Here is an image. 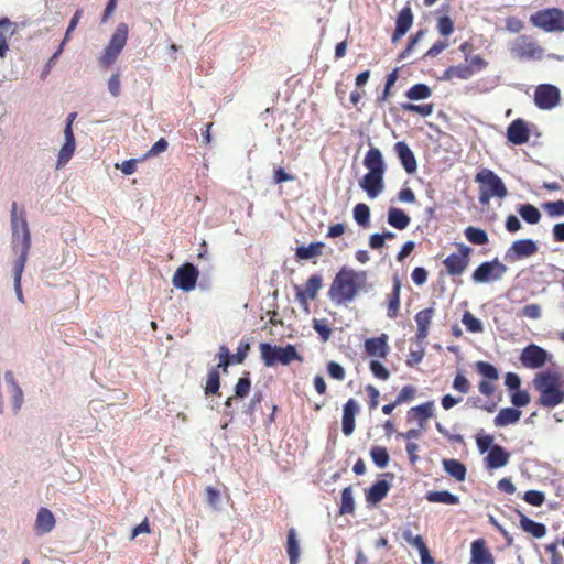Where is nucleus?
Listing matches in <instances>:
<instances>
[{
    "instance_id": "f257e3e1",
    "label": "nucleus",
    "mask_w": 564,
    "mask_h": 564,
    "mask_svg": "<svg viewBox=\"0 0 564 564\" xmlns=\"http://www.w3.org/2000/svg\"><path fill=\"white\" fill-rule=\"evenodd\" d=\"M10 218L12 227V248L18 256L12 265L14 291L18 300L23 303L24 297L22 293L21 279L31 248V235L25 217V212L22 210L21 215L19 216L18 204L15 202L12 203Z\"/></svg>"
},
{
    "instance_id": "f03ea898",
    "label": "nucleus",
    "mask_w": 564,
    "mask_h": 564,
    "mask_svg": "<svg viewBox=\"0 0 564 564\" xmlns=\"http://www.w3.org/2000/svg\"><path fill=\"white\" fill-rule=\"evenodd\" d=\"M370 288L367 271L343 267L332 281L328 297L336 305H346L352 302L359 293L368 292Z\"/></svg>"
},
{
    "instance_id": "7ed1b4c3",
    "label": "nucleus",
    "mask_w": 564,
    "mask_h": 564,
    "mask_svg": "<svg viewBox=\"0 0 564 564\" xmlns=\"http://www.w3.org/2000/svg\"><path fill=\"white\" fill-rule=\"evenodd\" d=\"M540 397L538 403L553 409L564 403V379L561 373L552 370L538 372L532 381Z\"/></svg>"
},
{
    "instance_id": "20e7f679",
    "label": "nucleus",
    "mask_w": 564,
    "mask_h": 564,
    "mask_svg": "<svg viewBox=\"0 0 564 564\" xmlns=\"http://www.w3.org/2000/svg\"><path fill=\"white\" fill-rule=\"evenodd\" d=\"M364 166L368 172L360 181V187L370 198H376L384 188L383 177L386 163L383 155L378 148L370 147L364 158Z\"/></svg>"
},
{
    "instance_id": "39448f33",
    "label": "nucleus",
    "mask_w": 564,
    "mask_h": 564,
    "mask_svg": "<svg viewBox=\"0 0 564 564\" xmlns=\"http://www.w3.org/2000/svg\"><path fill=\"white\" fill-rule=\"evenodd\" d=\"M475 182L479 185V203L488 205L494 197L505 198L508 195V189L503 181L491 170L481 169L475 175Z\"/></svg>"
},
{
    "instance_id": "423d86ee",
    "label": "nucleus",
    "mask_w": 564,
    "mask_h": 564,
    "mask_svg": "<svg viewBox=\"0 0 564 564\" xmlns=\"http://www.w3.org/2000/svg\"><path fill=\"white\" fill-rule=\"evenodd\" d=\"M259 351L265 367H274L278 364L286 366L295 360L302 361V357L292 344L280 347L271 345L270 343H260Z\"/></svg>"
},
{
    "instance_id": "0eeeda50",
    "label": "nucleus",
    "mask_w": 564,
    "mask_h": 564,
    "mask_svg": "<svg viewBox=\"0 0 564 564\" xmlns=\"http://www.w3.org/2000/svg\"><path fill=\"white\" fill-rule=\"evenodd\" d=\"M512 57L520 61H539L543 58L544 48L531 36L520 35L509 46Z\"/></svg>"
},
{
    "instance_id": "6e6552de",
    "label": "nucleus",
    "mask_w": 564,
    "mask_h": 564,
    "mask_svg": "<svg viewBox=\"0 0 564 564\" xmlns=\"http://www.w3.org/2000/svg\"><path fill=\"white\" fill-rule=\"evenodd\" d=\"M530 22L545 32H563L564 11L558 8L542 9L531 14Z\"/></svg>"
},
{
    "instance_id": "1a4fd4ad",
    "label": "nucleus",
    "mask_w": 564,
    "mask_h": 564,
    "mask_svg": "<svg viewBox=\"0 0 564 564\" xmlns=\"http://www.w3.org/2000/svg\"><path fill=\"white\" fill-rule=\"evenodd\" d=\"M508 268L495 258L491 261L480 263L471 274V280L479 283H490L502 279Z\"/></svg>"
},
{
    "instance_id": "9d476101",
    "label": "nucleus",
    "mask_w": 564,
    "mask_h": 564,
    "mask_svg": "<svg viewBox=\"0 0 564 564\" xmlns=\"http://www.w3.org/2000/svg\"><path fill=\"white\" fill-rule=\"evenodd\" d=\"M457 248L458 253H451L443 261L447 274L453 278L462 275L470 262L471 248L464 243H457Z\"/></svg>"
},
{
    "instance_id": "9b49d317",
    "label": "nucleus",
    "mask_w": 564,
    "mask_h": 564,
    "mask_svg": "<svg viewBox=\"0 0 564 564\" xmlns=\"http://www.w3.org/2000/svg\"><path fill=\"white\" fill-rule=\"evenodd\" d=\"M322 286L323 278L319 274L311 275L305 282L304 288L295 285V300L306 313L310 312L308 301L317 297Z\"/></svg>"
},
{
    "instance_id": "f8f14e48",
    "label": "nucleus",
    "mask_w": 564,
    "mask_h": 564,
    "mask_svg": "<svg viewBox=\"0 0 564 564\" xmlns=\"http://www.w3.org/2000/svg\"><path fill=\"white\" fill-rule=\"evenodd\" d=\"M198 276V269L194 264L187 262L176 269L172 278V282L175 288L189 292L195 289Z\"/></svg>"
},
{
    "instance_id": "ddd939ff",
    "label": "nucleus",
    "mask_w": 564,
    "mask_h": 564,
    "mask_svg": "<svg viewBox=\"0 0 564 564\" xmlns=\"http://www.w3.org/2000/svg\"><path fill=\"white\" fill-rule=\"evenodd\" d=\"M477 372L484 377L478 384L479 392L486 397H491L496 391L495 382L499 379L498 369L487 361H477L475 364Z\"/></svg>"
},
{
    "instance_id": "4468645a",
    "label": "nucleus",
    "mask_w": 564,
    "mask_h": 564,
    "mask_svg": "<svg viewBox=\"0 0 564 564\" xmlns=\"http://www.w3.org/2000/svg\"><path fill=\"white\" fill-rule=\"evenodd\" d=\"M560 89L551 84H542L535 88L534 102L538 108L549 110L560 102Z\"/></svg>"
},
{
    "instance_id": "2eb2a0df",
    "label": "nucleus",
    "mask_w": 564,
    "mask_h": 564,
    "mask_svg": "<svg viewBox=\"0 0 564 564\" xmlns=\"http://www.w3.org/2000/svg\"><path fill=\"white\" fill-rule=\"evenodd\" d=\"M538 250V245L532 239L516 240L507 250L505 259L509 262H516L518 260L534 256Z\"/></svg>"
},
{
    "instance_id": "dca6fc26",
    "label": "nucleus",
    "mask_w": 564,
    "mask_h": 564,
    "mask_svg": "<svg viewBox=\"0 0 564 564\" xmlns=\"http://www.w3.org/2000/svg\"><path fill=\"white\" fill-rule=\"evenodd\" d=\"M546 360L547 351L535 344L527 346L520 355L522 366L529 369L541 368L545 365Z\"/></svg>"
},
{
    "instance_id": "f3484780",
    "label": "nucleus",
    "mask_w": 564,
    "mask_h": 564,
    "mask_svg": "<svg viewBox=\"0 0 564 564\" xmlns=\"http://www.w3.org/2000/svg\"><path fill=\"white\" fill-rule=\"evenodd\" d=\"M413 24V13L410 6H405L399 12L395 20V29L392 33L391 41L392 43H397L401 37H403L408 31L411 29Z\"/></svg>"
},
{
    "instance_id": "a211bd4d",
    "label": "nucleus",
    "mask_w": 564,
    "mask_h": 564,
    "mask_svg": "<svg viewBox=\"0 0 564 564\" xmlns=\"http://www.w3.org/2000/svg\"><path fill=\"white\" fill-rule=\"evenodd\" d=\"M507 139L516 145L527 143L530 139V130L527 122L522 119L513 120L507 128Z\"/></svg>"
},
{
    "instance_id": "6ab92c4d",
    "label": "nucleus",
    "mask_w": 564,
    "mask_h": 564,
    "mask_svg": "<svg viewBox=\"0 0 564 564\" xmlns=\"http://www.w3.org/2000/svg\"><path fill=\"white\" fill-rule=\"evenodd\" d=\"M470 564H495V558L484 539L473 541L470 545Z\"/></svg>"
},
{
    "instance_id": "aec40b11",
    "label": "nucleus",
    "mask_w": 564,
    "mask_h": 564,
    "mask_svg": "<svg viewBox=\"0 0 564 564\" xmlns=\"http://www.w3.org/2000/svg\"><path fill=\"white\" fill-rule=\"evenodd\" d=\"M389 337L381 334L378 337H371L365 341V351L370 357L386 358L390 351L388 345Z\"/></svg>"
},
{
    "instance_id": "412c9836",
    "label": "nucleus",
    "mask_w": 564,
    "mask_h": 564,
    "mask_svg": "<svg viewBox=\"0 0 564 564\" xmlns=\"http://www.w3.org/2000/svg\"><path fill=\"white\" fill-rule=\"evenodd\" d=\"M394 152L397 153L398 158L400 159V162L405 170L406 173L413 174L417 169L416 159L404 141H399L394 144Z\"/></svg>"
},
{
    "instance_id": "4be33fe9",
    "label": "nucleus",
    "mask_w": 564,
    "mask_h": 564,
    "mask_svg": "<svg viewBox=\"0 0 564 564\" xmlns=\"http://www.w3.org/2000/svg\"><path fill=\"white\" fill-rule=\"evenodd\" d=\"M401 280L398 275L393 276L392 291L387 295V316L394 319L399 315L401 303Z\"/></svg>"
},
{
    "instance_id": "5701e85b",
    "label": "nucleus",
    "mask_w": 564,
    "mask_h": 564,
    "mask_svg": "<svg viewBox=\"0 0 564 564\" xmlns=\"http://www.w3.org/2000/svg\"><path fill=\"white\" fill-rule=\"evenodd\" d=\"M434 415V402L427 401L408 411V421H416L424 429L427 420Z\"/></svg>"
},
{
    "instance_id": "b1692460",
    "label": "nucleus",
    "mask_w": 564,
    "mask_h": 564,
    "mask_svg": "<svg viewBox=\"0 0 564 564\" xmlns=\"http://www.w3.org/2000/svg\"><path fill=\"white\" fill-rule=\"evenodd\" d=\"M55 524L56 519L53 512L45 507L40 508L36 514L34 525L36 534L42 535L50 533L55 528Z\"/></svg>"
},
{
    "instance_id": "393cba45",
    "label": "nucleus",
    "mask_w": 564,
    "mask_h": 564,
    "mask_svg": "<svg viewBox=\"0 0 564 564\" xmlns=\"http://www.w3.org/2000/svg\"><path fill=\"white\" fill-rule=\"evenodd\" d=\"M359 410L355 399H349L343 408L341 430L346 436L352 434L355 430V416Z\"/></svg>"
},
{
    "instance_id": "a878e982",
    "label": "nucleus",
    "mask_w": 564,
    "mask_h": 564,
    "mask_svg": "<svg viewBox=\"0 0 564 564\" xmlns=\"http://www.w3.org/2000/svg\"><path fill=\"white\" fill-rule=\"evenodd\" d=\"M434 313H435L434 307H427V308L419 311L415 314L414 319H415V323L417 326L416 339L419 341H423L426 339Z\"/></svg>"
},
{
    "instance_id": "bb28decb",
    "label": "nucleus",
    "mask_w": 564,
    "mask_h": 564,
    "mask_svg": "<svg viewBox=\"0 0 564 564\" xmlns=\"http://www.w3.org/2000/svg\"><path fill=\"white\" fill-rule=\"evenodd\" d=\"M509 458L510 454L502 446L494 445L485 458V464L488 469H498L506 466Z\"/></svg>"
},
{
    "instance_id": "cd10ccee",
    "label": "nucleus",
    "mask_w": 564,
    "mask_h": 564,
    "mask_svg": "<svg viewBox=\"0 0 564 564\" xmlns=\"http://www.w3.org/2000/svg\"><path fill=\"white\" fill-rule=\"evenodd\" d=\"M4 380L8 384L9 392L11 394V403L14 412H18L21 409L23 403V392L22 389L17 383L14 376L11 371H7L4 375Z\"/></svg>"
},
{
    "instance_id": "c85d7f7f",
    "label": "nucleus",
    "mask_w": 564,
    "mask_h": 564,
    "mask_svg": "<svg viewBox=\"0 0 564 564\" xmlns=\"http://www.w3.org/2000/svg\"><path fill=\"white\" fill-rule=\"evenodd\" d=\"M389 489L390 485L387 480H378L367 490L366 500L377 505L388 495Z\"/></svg>"
},
{
    "instance_id": "c756f323",
    "label": "nucleus",
    "mask_w": 564,
    "mask_h": 564,
    "mask_svg": "<svg viewBox=\"0 0 564 564\" xmlns=\"http://www.w3.org/2000/svg\"><path fill=\"white\" fill-rule=\"evenodd\" d=\"M325 243L322 241L311 242L308 246H300L295 249L297 260H310L323 254Z\"/></svg>"
},
{
    "instance_id": "7c9ffc66",
    "label": "nucleus",
    "mask_w": 564,
    "mask_h": 564,
    "mask_svg": "<svg viewBox=\"0 0 564 564\" xmlns=\"http://www.w3.org/2000/svg\"><path fill=\"white\" fill-rule=\"evenodd\" d=\"M521 414V411L516 408H503L494 419V423L498 427L516 424L520 420Z\"/></svg>"
},
{
    "instance_id": "2f4dec72",
    "label": "nucleus",
    "mask_w": 564,
    "mask_h": 564,
    "mask_svg": "<svg viewBox=\"0 0 564 564\" xmlns=\"http://www.w3.org/2000/svg\"><path fill=\"white\" fill-rule=\"evenodd\" d=\"M520 516V527L523 531L531 533L534 538L540 539L545 535L546 528L543 523H539L528 518L521 511H518Z\"/></svg>"
},
{
    "instance_id": "473e14b6",
    "label": "nucleus",
    "mask_w": 564,
    "mask_h": 564,
    "mask_svg": "<svg viewBox=\"0 0 564 564\" xmlns=\"http://www.w3.org/2000/svg\"><path fill=\"white\" fill-rule=\"evenodd\" d=\"M411 218L404 210L391 207L388 212V224L398 230H403L410 225Z\"/></svg>"
},
{
    "instance_id": "72a5a7b5",
    "label": "nucleus",
    "mask_w": 564,
    "mask_h": 564,
    "mask_svg": "<svg viewBox=\"0 0 564 564\" xmlns=\"http://www.w3.org/2000/svg\"><path fill=\"white\" fill-rule=\"evenodd\" d=\"M129 34V26L127 23L121 22L117 25L115 32L112 33L110 41L107 45L122 52L127 44Z\"/></svg>"
},
{
    "instance_id": "f704fd0d",
    "label": "nucleus",
    "mask_w": 564,
    "mask_h": 564,
    "mask_svg": "<svg viewBox=\"0 0 564 564\" xmlns=\"http://www.w3.org/2000/svg\"><path fill=\"white\" fill-rule=\"evenodd\" d=\"M14 33L13 23L8 18L0 19V57H4L9 46L8 39Z\"/></svg>"
},
{
    "instance_id": "c9c22d12",
    "label": "nucleus",
    "mask_w": 564,
    "mask_h": 564,
    "mask_svg": "<svg viewBox=\"0 0 564 564\" xmlns=\"http://www.w3.org/2000/svg\"><path fill=\"white\" fill-rule=\"evenodd\" d=\"M443 467L445 471L452 477H454L457 481L465 480L467 470L462 462L454 458L444 459Z\"/></svg>"
},
{
    "instance_id": "e433bc0d",
    "label": "nucleus",
    "mask_w": 564,
    "mask_h": 564,
    "mask_svg": "<svg viewBox=\"0 0 564 564\" xmlns=\"http://www.w3.org/2000/svg\"><path fill=\"white\" fill-rule=\"evenodd\" d=\"M286 552L290 558V564H297L300 557V545L294 528H291L288 531Z\"/></svg>"
},
{
    "instance_id": "4c0bfd02",
    "label": "nucleus",
    "mask_w": 564,
    "mask_h": 564,
    "mask_svg": "<svg viewBox=\"0 0 564 564\" xmlns=\"http://www.w3.org/2000/svg\"><path fill=\"white\" fill-rule=\"evenodd\" d=\"M471 76H474V73L467 64L449 66L444 72L445 79H469Z\"/></svg>"
},
{
    "instance_id": "58836bf2",
    "label": "nucleus",
    "mask_w": 564,
    "mask_h": 564,
    "mask_svg": "<svg viewBox=\"0 0 564 564\" xmlns=\"http://www.w3.org/2000/svg\"><path fill=\"white\" fill-rule=\"evenodd\" d=\"M464 234H465L466 239L469 242H471L473 245L484 246L489 242V237L485 229L474 227V226H468L464 230Z\"/></svg>"
},
{
    "instance_id": "ea45409f",
    "label": "nucleus",
    "mask_w": 564,
    "mask_h": 564,
    "mask_svg": "<svg viewBox=\"0 0 564 564\" xmlns=\"http://www.w3.org/2000/svg\"><path fill=\"white\" fill-rule=\"evenodd\" d=\"M429 502L433 503H445V505H458L459 498L449 491H429L425 496Z\"/></svg>"
},
{
    "instance_id": "a19ab883",
    "label": "nucleus",
    "mask_w": 564,
    "mask_h": 564,
    "mask_svg": "<svg viewBox=\"0 0 564 564\" xmlns=\"http://www.w3.org/2000/svg\"><path fill=\"white\" fill-rule=\"evenodd\" d=\"M518 213L524 221L531 225L538 224L541 219L540 210L531 204L521 205L518 209Z\"/></svg>"
},
{
    "instance_id": "79ce46f5",
    "label": "nucleus",
    "mask_w": 564,
    "mask_h": 564,
    "mask_svg": "<svg viewBox=\"0 0 564 564\" xmlns=\"http://www.w3.org/2000/svg\"><path fill=\"white\" fill-rule=\"evenodd\" d=\"M432 95L431 88L426 84H415L406 93L405 96L410 100H423Z\"/></svg>"
},
{
    "instance_id": "37998d69",
    "label": "nucleus",
    "mask_w": 564,
    "mask_h": 564,
    "mask_svg": "<svg viewBox=\"0 0 564 564\" xmlns=\"http://www.w3.org/2000/svg\"><path fill=\"white\" fill-rule=\"evenodd\" d=\"M354 219L361 227H368L370 223V208L364 203H359L352 210Z\"/></svg>"
},
{
    "instance_id": "c03bdc74",
    "label": "nucleus",
    "mask_w": 564,
    "mask_h": 564,
    "mask_svg": "<svg viewBox=\"0 0 564 564\" xmlns=\"http://www.w3.org/2000/svg\"><path fill=\"white\" fill-rule=\"evenodd\" d=\"M370 456L375 465L379 468H386L390 459L388 451L383 446H373L370 449Z\"/></svg>"
},
{
    "instance_id": "a18cd8bd",
    "label": "nucleus",
    "mask_w": 564,
    "mask_h": 564,
    "mask_svg": "<svg viewBox=\"0 0 564 564\" xmlns=\"http://www.w3.org/2000/svg\"><path fill=\"white\" fill-rule=\"evenodd\" d=\"M220 387V375L217 368H212L207 375L205 394H216Z\"/></svg>"
},
{
    "instance_id": "49530a36",
    "label": "nucleus",
    "mask_w": 564,
    "mask_h": 564,
    "mask_svg": "<svg viewBox=\"0 0 564 564\" xmlns=\"http://www.w3.org/2000/svg\"><path fill=\"white\" fill-rule=\"evenodd\" d=\"M355 510V502L351 487H346L341 491V502L339 512L340 514L352 513Z\"/></svg>"
},
{
    "instance_id": "de8ad7c7",
    "label": "nucleus",
    "mask_w": 564,
    "mask_h": 564,
    "mask_svg": "<svg viewBox=\"0 0 564 564\" xmlns=\"http://www.w3.org/2000/svg\"><path fill=\"white\" fill-rule=\"evenodd\" d=\"M120 51L107 45L99 57V64L104 68H109L120 55Z\"/></svg>"
},
{
    "instance_id": "09e8293b",
    "label": "nucleus",
    "mask_w": 564,
    "mask_h": 564,
    "mask_svg": "<svg viewBox=\"0 0 564 564\" xmlns=\"http://www.w3.org/2000/svg\"><path fill=\"white\" fill-rule=\"evenodd\" d=\"M75 142H65L59 150L56 169L63 167L73 156Z\"/></svg>"
},
{
    "instance_id": "8fccbe9b",
    "label": "nucleus",
    "mask_w": 564,
    "mask_h": 564,
    "mask_svg": "<svg viewBox=\"0 0 564 564\" xmlns=\"http://www.w3.org/2000/svg\"><path fill=\"white\" fill-rule=\"evenodd\" d=\"M249 376V372H245V376L239 378L238 382L235 386V397L245 398L250 393L251 380Z\"/></svg>"
},
{
    "instance_id": "3c124183",
    "label": "nucleus",
    "mask_w": 564,
    "mask_h": 564,
    "mask_svg": "<svg viewBox=\"0 0 564 564\" xmlns=\"http://www.w3.org/2000/svg\"><path fill=\"white\" fill-rule=\"evenodd\" d=\"M462 323L465 325L468 332L470 333H480L482 332V323L480 319L476 318L470 312L466 311L463 315Z\"/></svg>"
},
{
    "instance_id": "603ef678",
    "label": "nucleus",
    "mask_w": 564,
    "mask_h": 564,
    "mask_svg": "<svg viewBox=\"0 0 564 564\" xmlns=\"http://www.w3.org/2000/svg\"><path fill=\"white\" fill-rule=\"evenodd\" d=\"M401 107L404 111L419 113L423 117L431 116L434 110L433 104H424V105L402 104Z\"/></svg>"
},
{
    "instance_id": "864d4df0",
    "label": "nucleus",
    "mask_w": 564,
    "mask_h": 564,
    "mask_svg": "<svg viewBox=\"0 0 564 564\" xmlns=\"http://www.w3.org/2000/svg\"><path fill=\"white\" fill-rule=\"evenodd\" d=\"M425 31L419 30L413 36H411L406 44V47L399 54V61L408 58L413 52L415 45L423 39Z\"/></svg>"
},
{
    "instance_id": "5fc2aeb1",
    "label": "nucleus",
    "mask_w": 564,
    "mask_h": 564,
    "mask_svg": "<svg viewBox=\"0 0 564 564\" xmlns=\"http://www.w3.org/2000/svg\"><path fill=\"white\" fill-rule=\"evenodd\" d=\"M313 328L319 335L321 339L326 343L332 336V328L328 326L326 319H314Z\"/></svg>"
},
{
    "instance_id": "6e6d98bb",
    "label": "nucleus",
    "mask_w": 564,
    "mask_h": 564,
    "mask_svg": "<svg viewBox=\"0 0 564 564\" xmlns=\"http://www.w3.org/2000/svg\"><path fill=\"white\" fill-rule=\"evenodd\" d=\"M218 357H219V362L215 367V368H217V371H219V369H221L223 372H227L228 367L231 364H235L232 361L231 354H230L228 347H226L225 345L220 346Z\"/></svg>"
},
{
    "instance_id": "4d7b16f0",
    "label": "nucleus",
    "mask_w": 564,
    "mask_h": 564,
    "mask_svg": "<svg viewBox=\"0 0 564 564\" xmlns=\"http://www.w3.org/2000/svg\"><path fill=\"white\" fill-rule=\"evenodd\" d=\"M437 31L443 36H448L454 32V22L448 15H443L437 19Z\"/></svg>"
},
{
    "instance_id": "13d9d810",
    "label": "nucleus",
    "mask_w": 564,
    "mask_h": 564,
    "mask_svg": "<svg viewBox=\"0 0 564 564\" xmlns=\"http://www.w3.org/2000/svg\"><path fill=\"white\" fill-rule=\"evenodd\" d=\"M523 500L534 507H540L545 501V496L539 490H528L523 495Z\"/></svg>"
},
{
    "instance_id": "bf43d9fd",
    "label": "nucleus",
    "mask_w": 564,
    "mask_h": 564,
    "mask_svg": "<svg viewBox=\"0 0 564 564\" xmlns=\"http://www.w3.org/2000/svg\"><path fill=\"white\" fill-rule=\"evenodd\" d=\"M416 388L413 386H404L395 398V403L403 404L414 400Z\"/></svg>"
},
{
    "instance_id": "052dcab7",
    "label": "nucleus",
    "mask_w": 564,
    "mask_h": 564,
    "mask_svg": "<svg viewBox=\"0 0 564 564\" xmlns=\"http://www.w3.org/2000/svg\"><path fill=\"white\" fill-rule=\"evenodd\" d=\"M369 369L372 375L380 380H388L390 377L389 370L379 360H371Z\"/></svg>"
},
{
    "instance_id": "680f3d73",
    "label": "nucleus",
    "mask_w": 564,
    "mask_h": 564,
    "mask_svg": "<svg viewBox=\"0 0 564 564\" xmlns=\"http://www.w3.org/2000/svg\"><path fill=\"white\" fill-rule=\"evenodd\" d=\"M530 394L527 390H514L511 394V403L517 408L525 406L530 403Z\"/></svg>"
},
{
    "instance_id": "e2e57ef3",
    "label": "nucleus",
    "mask_w": 564,
    "mask_h": 564,
    "mask_svg": "<svg viewBox=\"0 0 564 564\" xmlns=\"http://www.w3.org/2000/svg\"><path fill=\"white\" fill-rule=\"evenodd\" d=\"M453 389L467 394L470 390V382L462 372H458L453 380Z\"/></svg>"
},
{
    "instance_id": "0e129e2a",
    "label": "nucleus",
    "mask_w": 564,
    "mask_h": 564,
    "mask_svg": "<svg viewBox=\"0 0 564 564\" xmlns=\"http://www.w3.org/2000/svg\"><path fill=\"white\" fill-rule=\"evenodd\" d=\"M543 208L551 217L564 216V200L562 199L546 203Z\"/></svg>"
},
{
    "instance_id": "69168bd1",
    "label": "nucleus",
    "mask_w": 564,
    "mask_h": 564,
    "mask_svg": "<svg viewBox=\"0 0 564 564\" xmlns=\"http://www.w3.org/2000/svg\"><path fill=\"white\" fill-rule=\"evenodd\" d=\"M249 350L250 344L248 343V340H241L237 348V352L235 355H231L232 361L235 364H242L247 358Z\"/></svg>"
},
{
    "instance_id": "338daca9",
    "label": "nucleus",
    "mask_w": 564,
    "mask_h": 564,
    "mask_svg": "<svg viewBox=\"0 0 564 564\" xmlns=\"http://www.w3.org/2000/svg\"><path fill=\"white\" fill-rule=\"evenodd\" d=\"M402 536L409 544L416 547L417 551H421L422 549L426 547L423 538L421 535L414 536L410 530L404 531Z\"/></svg>"
},
{
    "instance_id": "774afa93",
    "label": "nucleus",
    "mask_w": 564,
    "mask_h": 564,
    "mask_svg": "<svg viewBox=\"0 0 564 564\" xmlns=\"http://www.w3.org/2000/svg\"><path fill=\"white\" fill-rule=\"evenodd\" d=\"M327 372L333 379L338 381L345 379V369L338 362L329 361L327 364Z\"/></svg>"
}]
</instances>
